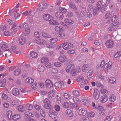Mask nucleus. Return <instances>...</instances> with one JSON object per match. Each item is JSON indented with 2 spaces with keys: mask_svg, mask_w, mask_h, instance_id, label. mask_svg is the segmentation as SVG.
Masks as SVG:
<instances>
[{
  "mask_svg": "<svg viewBox=\"0 0 121 121\" xmlns=\"http://www.w3.org/2000/svg\"><path fill=\"white\" fill-rule=\"evenodd\" d=\"M112 63L111 62L109 61L107 63L105 64V62L104 61H102L100 65V67H104V71H106L107 69L108 68L110 69L112 66Z\"/></svg>",
  "mask_w": 121,
  "mask_h": 121,
  "instance_id": "1",
  "label": "nucleus"
},
{
  "mask_svg": "<svg viewBox=\"0 0 121 121\" xmlns=\"http://www.w3.org/2000/svg\"><path fill=\"white\" fill-rule=\"evenodd\" d=\"M73 45L71 43H68L67 42H65L60 45V48L63 47V48L67 50L73 47Z\"/></svg>",
  "mask_w": 121,
  "mask_h": 121,
  "instance_id": "2",
  "label": "nucleus"
},
{
  "mask_svg": "<svg viewBox=\"0 0 121 121\" xmlns=\"http://www.w3.org/2000/svg\"><path fill=\"white\" fill-rule=\"evenodd\" d=\"M49 115V116L53 119L57 120L58 118L57 113L53 110L50 111Z\"/></svg>",
  "mask_w": 121,
  "mask_h": 121,
  "instance_id": "3",
  "label": "nucleus"
},
{
  "mask_svg": "<svg viewBox=\"0 0 121 121\" xmlns=\"http://www.w3.org/2000/svg\"><path fill=\"white\" fill-rule=\"evenodd\" d=\"M94 72L92 70H89L86 73L87 77L89 80L92 79L93 78Z\"/></svg>",
  "mask_w": 121,
  "mask_h": 121,
  "instance_id": "4",
  "label": "nucleus"
},
{
  "mask_svg": "<svg viewBox=\"0 0 121 121\" xmlns=\"http://www.w3.org/2000/svg\"><path fill=\"white\" fill-rule=\"evenodd\" d=\"M105 44L106 47L108 48H111L114 45V42L112 39H109L107 41Z\"/></svg>",
  "mask_w": 121,
  "mask_h": 121,
  "instance_id": "5",
  "label": "nucleus"
},
{
  "mask_svg": "<svg viewBox=\"0 0 121 121\" xmlns=\"http://www.w3.org/2000/svg\"><path fill=\"white\" fill-rule=\"evenodd\" d=\"M117 28V26L116 25L112 23L108 27L107 30L108 31H112L113 30H115Z\"/></svg>",
  "mask_w": 121,
  "mask_h": 121,
  "instance_id": "6",
  "label": "nucleus"
},
{
  "mask_svg": "<svg viewBox=\"0 0 121 121\" xmlns=\"http://www.w3.org/2000/svg\"><path fill=\"white\" fill-rule=\"evenodd\" d=\"M99 92L97 89H95L93 93V98L95 100H97L99 97Z\"/></svg>",
  "mask_w": 121,
  "mask_h": 121,
  "instance_id": "7",
  "label": "nucleus"
},
{
  "mask_svg": "<svg viewBox=\"0 0 121 121\" xmlns=\"http://www.w3.org/2000/svg\"><path fill=\"white\" fill-rule=\"evenodd\" d=\"M45 86L46 87L50 88L53 86V84L51 81L48 79L46 80L45 82Z\"/></svg>",
  "mask_w": 121,
  "mask_h": 121,
  "instance_id": "8",
  "label": "nucleus"
},
{
  "mask_svg": "<svg viewBox=\"0 0 121 121\" xmlns=\"http://www.w3.org/2000/svg\"><path fill=\"white\" fill-rule=\"evenodd\" d=\"M43 17L44 20L46 21H50L53 19L52 17L49 14H45Z\"/></svg>",
  "mask_w": 121,
  "mask_h": 121,
  "instance_id": "9",
  "label": "nucleus"
},
{
  "mask_svg": "<svg viewBox=\"0 0 121 121\" xmlns=\"http://www.w3.org/2000/svg\"><path fill=\"white\" fill-rule=\"evenodd\" d=\"M74 66L73 65L71 64L68 65L66 69V71L67 72L70 73L74 68Z\"/></svg>",
  "mask_w": 121,
  "mask_h": 121,
  "instance_id": "10",
  "label": "nucleus"
},
{
  "mask_svg": "<svg viewBox=\"0 0 121 121\" xmlns=\"http://www.w3.org/2000/svg\"><path fill=\"white\" fill-rule=\"evenodd\" d=\"M86 113V110L85 108L80 109L78 112V114L80 116H85Z\"/></svg>",
  "mask_w": 121,
  "mask_h": 121,
  "instance_id": "11",
  "label": "nucleus"
},
{
  "mask_svg": "<svg viewBox=\"0 0 121 121\" xmlns=\"http://www.w3.org/2000/svg\"><path fill=\"white\" fill-rule=\"evenodd\" d=\"M34 81V80L33 79L30 77H29L25 80L24 81L25 84L27 85L29 83L32 84V83Z\"/></svg>",
  "mask_w": 121,
  "mask_h": 121,
  "instance_id": "12",
  "label": "nucleus"
},
{
  "mask_svg": "<svg viewBox=\"0 0 121 121\" xmlns=\"http://www.w3.org/2000/svg\"><path fill=\"white\" fill-rule=\"evenodd\" d=\"M90 100V98L87 97L82 99V104L83 105H88Z\"/></svg>",
  "mask_w": 121,
  "mask_h": 121,
  "instance_id": "13",
  "label": "nucleus"
},
{
  "mask_svg": "<svg viewBox=\"0 0 121 121\" xmlns=\"http://www.w3.org/2000/svg\"><path fill=\"white\" fill-rule=\"evenodd\" d=\"M36 43L38 44L41 45H44L46 43V41L44 40L39 38H37L35 40Z\"/></svg>",
  "mask_w": 121,
  "mask_h": 121,
  "instance_id": "14",
  "label": "nucleus"
},
{
  "mask_svg": "<svg viewBox=\"0 0 121 121\" xmlns=\"http://www.w3.org/2000/svg\"><path fill=\"white\" fill-rule=\"evenodd\" d=\"M108 98L107 96H103L100 98V101L101 103H104L108 101Z\"/></svg>",
  "mask_w": 121,
  "mask_h": 121,
  "instance_id": "15",
  "label": "nucleus"
},
{
  "mask_svg": "<svg viewBox=\"0 0 121 121\" xmlns=\"http://www.w3.org/2000/svg\"><path fill=\"white\" fill-rule=\"evenodd\" d=\"M55 16L61 20L64 17L62 13L60 12H56L55 14Z\"/></svg>",
  "mask_w": 121,
  "mask_h": 121,
  "instance_id": "16",
  "label": "nucleus"
},
{
  "mask_svg": "<svg viewBox=\"0 0 121 121\" xmlns=\"http://www.w3.org/2000/svg\"><path fill=\"white\" fill-rule=\"evenodd\" d=\"M19 42L21 45H23L26 42V40L25 38L23 37H20L19 39Z\"/></svg>",
  "mask_w": 121,
  "mask_h": 121,
  "instance_id": "17",
  "label": "nucleus"
},
{
  "mask_svg": "<svg viewBox=\"0 0 121 121\" xmlns=\"http://www.w3.org/2000/svg\"><path fill=\"white\" fill-rule=\"evenodd\" d=\"M45 67L43 66L40 65H39L37 67V71L39 72H43L45 70Z\"/></svg>",
  "mask_w": 121,
  "mask_h": 121,
  "instance_id": "18",
  "label": "nucleus"
},
{
  "mask_svg": "<svg viewBox=\"0 0 121 121\" xmlns=\"http://www.w3.org/2000/svg\"><path fill=\"white\" fill-rule=\"evenodd\" d=\"M41 3L43 5V7L42 8L43 9H45L47 8L48 7L49 4L47 2H45L44 0H42L41 1Z\"/></svg>",
  "mask_w": 121,
  "mask_h": 121,
  "instance_id": "19",
  "label": "nucleus"
},
{
  "mask_svg": "<svg viewBox=\"0 0 121 121\" xmlns=\"http://www.w3.org/2000/svg\"><path fill=\"white\" fill-rule=\"evenodd\" d=\"M43 37L45 39H48L51 38V35L48 34L47 33L43 32L42 33Z\"/></svg>",
  "mask_w": 121,
  "mask_h": 121,
  "instance_id": "20",
  "label": "nucleus"
},
{
  "mask_svg": "<svg viewBox=\"0 0 121 121\" xmlns=\"http://www.w3.org/2000/svg\"><path fill=\"white\" fill-rule=\"evenodd\" d=\"M7 23L8 24L10 25L11 26H12L11 28H14L16 27V24L15 23L13 22L10 19H9L7 20Z\"/></svg>",
  "mask_w": 121,
  "mask_h": 121,
  "instance_id": "21",
  "label": "nucleus"
},
{
  "mask_svg": "<svg viewBox=\"0 0 121 121\" xmlns=\"http://www.w3.org/2000/svg\"><path fill=\"white\" fill-rule=\"evenodd\" d=\"M58 60L60 62L63 63L67 60V58L64 55L61 56L59 57Z\"/></svg>",
  "mask_w": 121,
  "mask_h": 121,
  "instance_id": "22",
  "label": "nucleus"
},
{
  "mask_svg": "<svg viewBox=\"0 0 121 121\" xmlns=\"http://www.w3.org/2000/svg\"><path fill=\"white\" fill-rule=\"evenodd\" d=\"M12 93L15 96H18L20 94L17 88H14L13 89Z\"/></svg>",
  "mask_w": 121,
  "mask_h": 121,
  "instance_id": "23",
  "label": "nucleus"
},
{
  "mask_svg": "<svg viewBox=\"0 0 121 121\" xmlns=\"http://www.w3.org/2000/svg\"><path fill=\"white\" fill-rule=\"evenodd\" d=\"M73 94L75 96L78 97L80 96L81 95V92L79 91H74L73 92Z\"/></svg>",
  "mask_w": 121,
  "mask_h": 121,
  "instance_id": "24",
  "label": "nucleus"
},
{
  "mask_svg": "<svg viewBox=\"0 0 121 121\" xmlns=\"http://www.w3.org/2000/svg\"><path fill=\"white\" fill-rule=\"evenodd\" d=\"M13 12L14 13V17L15 19L17 18L20 16V14L19 13H17L18 12V11L17 9L14 10V11H12V12Z\"/></svg>",
  "mask_w": 121,
  "mask_h": 121,
  "instance_id": "25",
  "label": "nucleus"
},
{
  "mask_svg": "<svg viewBox=\"0 0 121 121\" xmlns=\"http://www.w3.org/2000/svg\"><path fill=\"white\" fill-rule=\"evenodd\" d=\"M114 56L115 58H117V60L119 61L121 59V52H117L114 55Z\"/></svg>",
  "mask_w": 121,
  "mask_h": 121,
  "instance_id": "26",
  "label": "nucleus"
},
{
  "mask_svg": "<svg viewBox=\"0 0 121 121\" xmlns=\"http://www.w3.org/2000/svg\"><path fill=\"white\" fill-rule=\"evenodd\" d=\"M65 113L69 117H72L73 116L71 111L69 109H67L65 111Z\"/></svg>",
  "mask_w": 121,
  "mask_h": 121,
  "instance_id": "27",
  "label": "nucleus"
},
{
  "mask_svg": "<svg viewBox=\"0 0 121 121\" xmlns=\"http://www.w3.org/2000/svg\"><path fill=\"white\" fill-rule=\"evenodd\" d=\"M41 60L42 63L45 64L48 62L49 60L47 57H43L41 58Z\"/></svg>",
  "mask_w": 121,
  "mask_h": 121,
  "instance_id": "28",
  "label": "nucleus"
},
{
  "mask_svg": "<svg viewBox=\"0 0 121 121\" xmlns=\"http://www.w3.org/2000/svg\"><path fill=\"white\" fill-rule=\"evenodd\" d=\"M18 109L19 111L23 112L25 111L26 109L24 106L22 105H19L18 107Z\"/></svg>",
  "mask_w": 121,
  "mask_h": 121,
  "instance_id": "29",
  "label": "nucleus"
},
{
  "mask_svg": "<svg viewBox=\"0 0 121 121\" xmlns=\"http://www.w3.org/2000/svg\"><path fill=\"white\" fill-rule=\"evenodd\" d=\"M64 22L66 25H71L73 23V22L70 19H66Z\"/></svg>",
  "mask_w": 121,
  "mask_h": 121,
  "instance_id": "30",
  "label": "nucleus"
},
{
  "mask_svg": "<svg viewBox=\"0 0 121 121\" xmlns=\"http://www.w3.org/2000/svg\"><path fill=\"white\" fill-rule=\"evenodd\" d=\"M108 81L111 83L114 84L116 83V79L113 77H111L108 79Z\"/></svg>",
  "mask_w": 121,
  "mask_h": 121,
  "instance_id": "31",
  "label": "nucleus"
},
{
  "mask_svg": "<svg viewBox=\"0 0 121 121\" xmlns=\"http://www.w3.org/2000/svg\"><path fill=\"white\" fill-rule=\"evenodd\" d=\"M11 52V51L9 49L4 51V53L5 54V56L6 57H7L8 55V56L10 55Z\"/></svg>",
  "mask_w": 121,
  "mask_h": 121,
  "instance_id": "32",
  "label": "nucleus"
},
{
  "mask_svg": "<svg viewBox=\"0 0 121 121\" xmlns=\"http://www.w3.org/2000/svg\"><path fill=\"white\" fill-rule=\"evenodd\" d=\"M20 118V116L19 115L17 114L12 117V119L14 121H17L19 120Z\"/></svg>",
  "mask_w": 121,
  "mask_h": 121,
  "instance_id": "33",
  "label": "nucleus"
},
{
  "mask_svg": "<svg viewBox=\"0 0 121 121\" xmlns=\"http://www.w3.org/2000/svg\"><path fill=\"white\" fill-rule=\"evenodd\" d=\"M30 55L31 57L35 58L37 57L38 54L37 53L33 51L31 52Z\"/></svg>",
  "mask_w": 121,
  "mask_h": 121,
  "instance_id": "34",
  "label": "nucleus"
},
{
  "mask_svg": "<svg viewBox=\"0 0 121 121\" xmlns=\"http://www.w3.org/2000/svg\"><path fill=\"white\" fill-rule=\"evenodd\" d=\"M55 29L56 31L58 32H62L63 30V28H60V27L59 26H56Z\"/></svg>",
  "mask_w": 121,
  "mask_h": 121,
  "instance_id": "35",
  "label": "nucleus"
},
{
  "mask_svg": "<svg viewBox=\"0 0 121 121\" xmlns=\"http://www.w3.org/2000/svg\"><path fill=\"white\" fill-rule=\"evenodd\" d=\"M109 100L112 102H114L116 100V98L115 95L113 94L110 95V96Z\"/></svg>",
  "mask_w": 121,
  "mask_h": 121,
  "instance_id": "36",
  "label": "nucleus"
},
{
  "mask_svg": "<svg viewBox=\"0 0 121 121\" xmlns=\"http://www.w3.org/2000/svg\"><path fill=\"white\" fill-rule=\"evenodd\" d=\"M32 113L29 112H26L24 113V115L25 116L28 117H34V114H32Z\"/></svg>",
  "mask_w": 121,
  "mask_h": 121,
  "instance_id": "37",
  "label": "nucleus"
},
{
  "mask_svg": "<svg viewBox=\"0 0 121 121\" xmlns=\"http://www.w3.org/2000/svg\"><path fill=\"white\" fill-rule=\"evenodd\" d=\"M7 117L8 119L10 120L11 119L12 113L11 111H8L7 112Z\"/></svg>",
  "mask_w": 121,
  "mask_h": 121,
  "instance_id": "38",
  "label": "nucleus"
},
{
  "mask_svg": "<svg viewBox=\"0 0 121 121\" xmlns=\"http://www.w3.org/2000/svg\"><path fill=\"white\" fill-rule=\"evenodd\" d=\"M26 108V109L28 110H30L33 108V106L32 105L29 104H27L25 105Z\"/></svg>",
  "mask_w": 121,
  "mask_h": 121,
  "instance_id": "39",
  "label": "nucleus"
},
{
  "mask_svg": "<svg viewBox=\"0 0 121 121\" xmlns=\"http://www.w3.org/2000/svg\"><path fill=\"white\" fill-rule=\"evenodd\" d=\"M54 85L55 87H57L59 88H61L62 87V85L61 83L57 82L55 83Z\"/></svg>",
  "mask_w": 121,
  "mask_h": 121,
  "instance_id": "40",
  "label": "nucleus"
},
{
  "mask_svg": "<svg viewBox=\"0 0 121 121\" xmlns=\"http://www.w3.org/2000/svg\"><path fill=\"white\" fill-rule=\"evenodd\" d=\"M49 24L51 25H56L59 24L58 22L56 20H52V19L49 22Z\"/></svg>",
  "mask_w": 121,
  "mask_h": 121,
  "instance_id": "41",
  "label": "nucleus"
},
{
  "mask_svg": "<svg viewBox=\"0 0 121 121\" xmlns=\"http://www.w3.org/2000/svg\"><path fill=\"white\" fill-rule=\"evenodd\" d=\"M88 65L86 64L84 65L82 68V70L83 72H85L88 69Z\"/></svg>",
  "mask_w": 121,
  "mask_h": 121,
  "instance_id": "42",
  "label": "nucleus"
},
{
  "mask_svg": "<svg viewBox=\"0 0 121 121\" xmlns=\"http://www.w3.org/2000/svg\"><path fill=\"white\" fill-rule=\"evenodd\" d=\"M59 11L61 12L62 13H65L67 12V10L65 8L61 7H60L59 8Z\"/></svg>",
  "mask_w": 121,
  "mask_h": 121,
  "instance_id": "43",
  "label": "nucleus"
},
{
  "mask_svg": "<svg viewBox=\"0 0 121 121\" xmlns=\"http://www.w3.org/2000/svg\"><path fill=\"white\" fill-rule=\"evenodd\" d=\"M21 72L20 70L19 69H15L14 71V74L16 75H18Z\"/></svg>",
  "mask_w": 121,
  "mask_h": 121,
  "instance_id": "44",
  "label": "nucleus"
},
{
  "mask_svg": "<svg viewBox=\"0 0 121 121\" xmlns=\"http://www.w3.org/2000/svg\"><path fill=\"white\" fill-rule=\"evenodd\" d=\"M0 47L2 49H5L8 47L6 43L1 44L0 45Z\"/></svg>",
  "mask_w": 121,
  "mask_h": 121,
  "instance_id": "45",
  "label": "nucleus"
},
{
  "mask_svg": "<svg viewBox=\"0 0 121 121\" xmlns=\"http://www.w3.org/2000/svg\"><path fill=\"white\" fill-rule=\"evenodd\" d=\"M51 104H45L44 105V108L47 109H49L51 108L52 106L50 105Z\"/></svg>",
  "mask_w": 121,
  "mask_h": 121,
  "instance_id": "46",
  "label": "nucleus"
},
{
  "mask_svg": "<svg viewBox=\"0 0 121 121\" xmlns=\"http://www.w3.org/2000/svg\"><path fill=\"white\" fill-rule=\"evenodd\" d=\"M49 71L53 74L56 73L58 72V71L56 69L52 68L50 69Z\"/></svg>",
  "mask_w": 121,
  "mask_h": 121,
  "instance_id": "47",
  "label": "nucleus"
},
{
  "mask_svg": "<svg viewBox=\"0 0 121 121\" xmlns=\"http://www.w3.org/2000/svg\"><path fill=\"white\" fill-rule=\"evenodd\" d=\"M97 6V8L100 9L102 8L103 7L102 2L101 1H99L97 2L96 4Z\"/></svg>",
  "mask_w": 121,
  "mask_h": 121,
  "instance_id": "48",
  "label": "nucleus"
},
{
  "mask_svg": "<svg viewBox=\"0 0 121 121\" xmlns=\"http://www.w3.org/2000/svg\"><path fill=\"white\" fill-rule=\"evenodd\" d=\"M6 81L5 80H2L0 82V87H4L5 85Z\"/></svg>",
  "mask_w": 121,
  "mask_h": 121,
  "instance_id": "49",
  "label": "nucleus"
},
{
  "mask_svg": "<svg viewBox=\"0 0 121 121\" xmlns=\"http://www.w3.org/2000/svg\"><path fill=\"white\" fill-rule=\"evenodd\" d=\"M63 107L65 108H68L69 106V104L67 102L64 103L62 104Z\"/></svg>",
  "mask_w": 121,
  "mask_h": 121,
  "instance_id": "50",
  "label": "nucleus"
},
{
  "mask_svg": "<svg viewBox=\"0 0 121 121\" xmlns=\"http://www.w3.org/2000/svg\"><path fill=\"white\" fill-rule=\"evenodd\" d=\"M111 16V14L110 12H108L105 15V18L108 19L110 18Z\"/></svg>",
  "mask_w": 121,
  "mask_h": 121,
  "instance_id": "51",
  "label": "nucleus"
},
{
  "mask_svg": "<svg viewBox=\"0 0 121 121\" xmlns=\"http://www.w3.org/2000/svg\"><path fill=\"white\" fill-rule=\"evenodd\" d=\"M52 44H53L57 42V40L56 38H52L49 40Z\"/></svg>",
  "mask_w": 121,
  "mask_h": 121,
  "instance_id": "52",
  "label": "nucleus"
},
{
  "mask_svg": "<svg viewBox=\"0 0 121 121\" xmlns=\"http://www.w3.org/2000/svg\"><path fill=\"white\" fill-rule=\"evenodd\" d=\"M40 114L43 117H44L46 116L45 112L43 109H41L40 110Z\"/></svg>",
  "mask_w": 121,
  "mask_h": 121,
  "instance_id": "53",
  "label": "nucleus"
},
{
  "mask_svg": "<svg viewBox=\"0 0 121 121\" xmlns=\"http://www.w3.org/2000/svg\"><path fill=\"white\" fill-rule=\"evenodd\" d=\"M77 71H76L75 69H73L72 72H71L70 73L72 75L75 76L77 74Z\"/></svg>",
  "mask_w": 121,
  "mask_h": 121,
  "instance_id": "54",
  "label": "nucleus"
},
{
  "mask_svg": "<svg viewBox=\"0 0 121 121\" xmlns=\"http://www.w3.org/2000/svg\"><path fill=\"white\" fill-rule=\"evenodd\" d=\"M70 7L74 10H76L77 7L73 3H71L69 5Z\"/></svg>",
  "mask_w": 121,
  "mask_h": 121,
  "instance_id": "55",
  "label": "nucleus"
},
{
  "mask_svg": "<svg viewBox=\"0 0 121 121\" xmlns=\"http://www.w3.org/2000/svg\"><path fill=\"white\" fill-rule=\"evenodd\" d=\"M97 86L100 88H101L103 87V85L99 81L97 82H96Z\"/></svg>",
  "mask_w": 121,
  "mask_h": 121,
  "instance_id": "56",
  "label": "nucleus"
},
{
  "mask_svg": "<svg viewBox=\"0 0 121 121\" xmlns=\"http://www.w3.org/2000/svg\"><path fill=\"white\" fill-rule=\"evenodd\" d=\"M16 49V47L14 46H12L11 47V48L9 49L10 51H11V52H13L14 53L17 54V53L16 52L15 49Z\"/></svg>",
  "mask_w": 121,
  "mask_h": 121,
  "instance_id": "57",
  "label": "nucleus"
},
{
  "mask_svg": "<svg viewBox=\"0 0 121 121\" xmlns=\"http://www.w3.org/2000/svg\"><path fill=\"white\" fill-rule=\"evenodd\" d=\"M84 79V77L82 76H79L76 79L77 81L78 82H79L82 81Z\"/></svg>",
  "mask_w": 121,
  "mask_h": 121,
  "instance_id": "58",
  "label": "nucleus"
},
{
  "mask_svg": "<svg viewBox=\"0 0 121 121\" xmlns=\"http://www.w3.org/2000/svg\"><path fill=\"white\" fill-rule=\"evenodd\" d=\"M72 100L76 104L79 103L80 100L77 97L73 98Z\"/></svg>",
  "mask_w": 121,
  "mask_h": 121,
  "instance_id": "59",
  "label": "nucleus"
},
{
  "mask_svg": "<svg viewBox=\"0 0 121 121\" xmlns=\"http://www.w3.org/2000/svg\"><path fill=\"white\" fill-rule=\"evenodd\" d=\"M32 85L31 86V88L34 90L36 89L37 88V84L36 83H32Z\"/></svg>",
  "mask_w": 121,
  "mask_h": 121,
  "instance_id": "60",
  "label": "nucleus"
},
{
  "mask_svg": "<svg viewBox=\"0 0 121 121\" xmlns=\"http://www.w3.org/2000/svg\"><path fill=\"white\" fill-rule=\"evenodd\" d=\"M64 97L66 99H69V95L67 93H64L63 94Z\"/></svg>",
  "mask_w": 121,
  "mask_h": 121,
  "instance_id": "61",
  "label": "nucleus"
},
{
  "mask_svg": "<svg viewBox=\"0 0 121 121\" xmlns=\"http://www.w3.org/2000/svg\"><path fill=\"white\" fill-rule=\"evenodd\" d=\"M30 30L29 29H27L24 30L23 33L25 35H26L28 34L30 32Z\"/></svg>",
  "mask_w": 121,
  "mask_h": 121,
  "instance_id": "62",
  "label": "nucleus"
},
{
  "mask_svg": "<svg viewBox=\"0 0 121 121\" xmlns=\"http://www.w3.org/2000/svg\"><path fill=\"white\" fill-rule=\"evenodd\" d=\"M95 113L93 112H91L87 114V116L88 117H93L94 116Z\"/></svg>",
  "mask_w": 121,
  "mask_h": 121,
  "instance_id": "63",
  "label": "nucleus"
},
{
  "mask_svg": "<svg viewBox=\"0 0 121 121\" xmlns=\"http://www.w3.org/2000/svg\"><path fill=\"white\" fill-rule=\"evenodd\" d=\"M80 121H89V120L88 117H84L82 118Z\"/></svg>",
  "mask_w": 121,
  "mask_h": 121,
  "instance_id": "64",
  "label": "nucleus"
}]
</instances>
